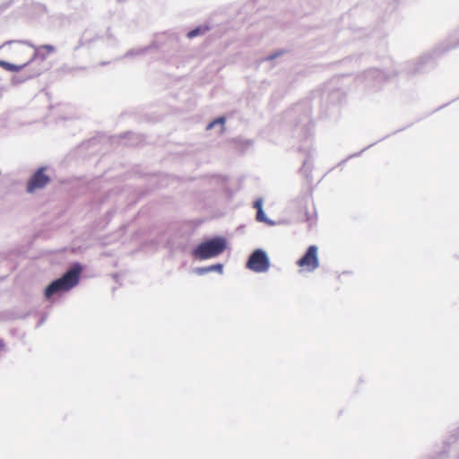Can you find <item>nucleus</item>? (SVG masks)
<instances>
[{
    "mask_svg": "<svg viewBox=\"0 0 459 459\" xmlns=\"http://www.w3.org/2000/svg\"><path fill=\"white\" fill-rule=\"evenodd\" d=\"M6 53L14 63L0 60V67L8 72L18 73L36 59L38 50L25 42L9 43L4 46Z\"/></svg>",
    "mask_w": 459,
    "mask_h": 459,
    "instance_id": "obj_1",
    "label": "nucleus"
},
{
    "mask_svg": "<svg viewBox=\"0 0 459 459\" xmlns=\"http://www.w3.org/2000/svg\"><path fill=\"white\" fill-rule=\"evenodd\" d=\"M81 272L82 267L77 264L67 271L61 278L52 281L45 290L46 298L49 299L59 291H68L76 286L80 280Z\"/></svg>",
    "mask_w": 459,
    "mask_h": 459,
    "instance_id": "obj_2",
    "label": "nucleus"
},
{
    "mask_svg": "<svg viewBox=\"0 0 459 459\" xmlns=\"http://www.w3.org/2000/svg\"><path fill=\"white\" fill-rule=\"evenodd\" d=\"M225 248L226 240L223 238L215 237L199 244L192 254L199 260H205L219 255Z\"/></svg>",
    "mask_w": 459,
    "mask_h": 459,
    "instance_id": "obj_3",
    "label": "nucleus"
},
{
    "mask_svg": "<svg viewBox=\"0 0 459 459\" xmlns=\"http://www.w3.org/2000/svg\"><path fill=\"white\" fill-rule=\"evenodd\" d=\"M297 265L303 271L313 272L319 266L318 248L309 246L306 253L297 261Z\"/></svg>",
    "mask_w": 459,
    "mask_h": 459,
    "instance_id": "obj_4",
    "label": "nucleus"
},
{
    "mask_svg": "<svg viewBox=\"0 0 459 459\" xmlns=\"http://www.w3.org/2000/svg\"><path fill=\"white\" fill-rule=\"evenodd\" d=\"M270 262L264 251L255 250L249 257L247 267L255 273H264L269 269Z\"/></svg>",
    "mask_w": 459,
    "mask_h": 459,
    "instance_id": "obj_5",
    "label": "nucleus"
},
{
    "mask_svg": "<svg viewBox=\"0 0 459 459\" xmlns=\"http://www.w3.org/2000/svg\"><path fill=\"white\" fill-rule=\"evenodd\" d=\"M45 168H39L30 178L27 184V191L33 193L36 189H40L46 186L50 178L45 174Z\"/></svg>",
    "mask_w": 459,
    "mask_h": 459,
    "instance_id": "obj_6",
    "label": "nucleus"
},
{
    "mask_svg": "<svg viewBox=\"0 0 459 459\" xmlns=\"http://www.w3.org/2000/svg\"><path fill=\"white\" fill-rule=\"evenodd\" d=\"M208 30V28H204V27H198V28H195L192 30H190L188 33H187V37L189 39H193L194 37L197 36V35H200V34H203L204 33L206 30Z\"/></svg>",
    "mask_w": 459,
    "mask_h": 459,
    "instance_id": "obj_7",
    "label": "nucleus"
},
{
    "mask_svg": "<svg viewBox=\"0 0 459 459\" xmlns=\"http://www.w3.org/2000/svg\"><path fill=\"white\" fill-rule=\"evenodd\" d=\"M256 220L259 221H266V218H265V215L264 213L263 209L257 211V212H256Z\"/></svg>",
    "mask_w": 459,
    "mask_h": 459,
    "instance_id": "obj_8",
    "label": "nucleus"
},
{
    "mask_svg": "<svg viewBox=\"0 0 459 459\" xmlns=\"http://www.w3.org/2000/svg\"><path fill=\"white\" fill-rule=\"evenodd\" d=\"M224 121H225V119L223 117H220V118L214 120L213 122H212L211 124H209L207 128L210 129V128L213 127L216 123L224 124Z\"/></svg>",
    "mask_w": 459,
    "mask_h": 459,
    "instance_id": "obj_9",
    "label": "nucleus"
},
{
    "mask_svg": "<svg viewBox=\"0 0 459 459\" xmlns=\"http://www.w3.org/2000/svg\"><path fill=\"white\" fill-rule=\"evenodd\" d=\"M212 271V267H204V268H198L197 269V273L199 274H203V273H208V272H211Z\"/></svg>",
    "mask_w": 459,
    "mask_h": 459,
    "instance_id": "obj_10",
    "label": "nucleus"
},
{
    "mask_svg": "<svg viewBox=\"0 0 459 459\" xmlns=\"http://www.w3.org/2000/svg\"><path fill=\"white\" fill-rule=\"evenodd\" d=\"M262 205H263V202H262V200H261V199L256 200V201L255 202V204H254V207H255L257 211H258V210L263 209Z\"/></svg>",
    "mask_w": 459,
    "mask_h": 459,
    "instance_id": "obj_11",
    "label": "nucleus"
},
{
    "mask_svg": "<svg viewBox=\"0 0 459 459\" xmlns=\"http://www.w3.org/2000/svg\"><path fill=\"white\" fill-rule=\"evenodd\" d=\"M211 267H212V270H216L220 273L222 272V265L218 264H215V265H212Z\"/></svg>",
    "mask_w": 459,
    "mask_h": 459,
    "instance_id": "obj_12",
    "label": "nucleus"
},
{
    "mask_svg": "<svg viewBox=\"0 0 459 459\" xmlns=\"http://www.w3.org/2000/svg\"><path fill=\"white\" fill-rule=\"evenodd\" d=\"M42 48L48 49V51H53L54 50V48L52 46H49V45L43 46Z\"/></svg>",
    "mask_w": 459,
    "mask_h": 459,
    "instance_id": "obj_13",
    "label": "nucleus"
}]
</instances>
